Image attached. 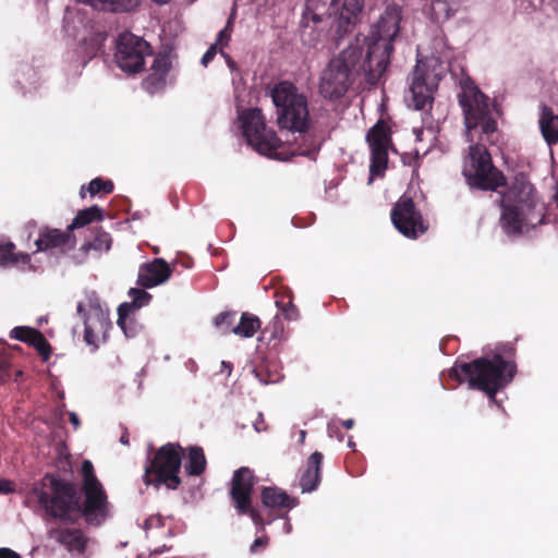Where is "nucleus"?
Returning <instances> with one entry per match:
<instances>
[{
	"label": "nucleus",
	"mask_w": 558,
	"mask_h": 558,
	"mask_svg": "<svg viewBox=\"0 0 558 558\" xmlns=\"http://www.w3.org/2000/svg\"><path fill=\"white\" fill-rule=\"evenodd\" d=\"M221 54L227 59V62H228L229 66H230V68H233L234 63L231 61V59L229 58V56H228V54H226V53H223L222 51H221Z\"/></svg>",
	"instance_id": "nucleus-55"
},
{
	"label": "nucleus",
	"mask_w": 558,
	"mask_h": 558,
	"mask_svg": "<svg viewBox=\"0 0 558 558\" xmlns=\"http://www.w3.org/2000/svg\"><path fill=\"white\" fill-rule=\"evenodd\" d=\"M262 502L272 510L292 509L296 506L293 498L277 487H265L262 490Z\"/></svg>",
	"instance_id": "nucleus-24"
},
{
	"label": "nucleus",
	"mask_w": 558,
	"mask_h": 558,
	"mask_svg": "<svg viewBox=\"0 0 558 558\" xmlns=\"http://www.w3.org/2000/svg\"><path fill=\"white\" fill-rule=\"evenodd\" d=\"M272 102L276 107L277 123L280 129L298 132L302 141L310 126V111L306 96L289 82H280L271 90Z\"/></svg>",
	"instance_id": "nucleus-4"
},
{
	"label": "nucleus",
	"mask_w": 558,
	"mask_h": 558,
	"mask_svg": "<svg viewBox=\"0 0 558 558\" xmlns=\"http://www.w3.org/2000/svg\"><path fill=\"white\" fill-rule=\"evenodd\" d=\"M0 558H22L20 554L12 550L11 548H0Z\"/></svg>",
	"instance_id": "nucleus-41"
},
{
	"label": "nucleus",
	"mask_w": 558,
	"mask_h": 558,
	"mask_svg": "<svg viewBox=\"0 0 558 558\" xmlns=\"http://www.w3.org/2000/svg\"><path fill=\"white\" fill-rule=\"evenodd\" d=\"M303 26H305L304 23H303ZM304 28H305L304 34H303L304 41L312 47H316L318 44L324 41L325 38L327 37V32L323 27L322 28L311 27L308 25V27H304Z\"/></svg>",
	"instance_id": "nucleus-33"
},
{
	"label": "nucleus",
	"mask_w": 558,
	"mask_h": 558,
	"mask_svg": "<svg viewBox=\"0 0 558 558\" xmlns=\"http://www.w3.org/2000/svg\"><path fill=\"white\" fill-rule=\"evenodd\" d=\"M515 374V365L507 362L500 354L494 357H480L470 363H456L450 369V376L460 383H468L470 388L487 393L489 400L496 403V393L507 386Z\"/></svg>",
	"instance_id": "nucleus-3"
},
{
	"label": "nucleus",
	"mask_w": 558,
	"mask_h": 558,
	"mask_svg": "<svg viewBox=\"0 0 558 558\" xmlns=\"http://www.w3.org/2000/svg\"><path fill=\"white\" fill-rule=\"evenodd\" d=\"M171 274L172 268L163 258H155L140 266L137 283L143 288L150 289L165 283Z\"/></svg>",
	"instance_id": "nucleus-18"
},
{
	"label": "nucleus",
	"mask_w": 558,
	"mask_h": 558,
	"mask_svg": "<svg viewBox=\"0 0 558 558\" xmlns=\"http://www.w3.org/2000/svg\"><path fill=\"white\" fill-rule=\"evenodd\" d=\"M268 544V538L266 536L257 537L250 547L251 554H255L258 547L265 548Z\"/></svg>",
	"instance_id": "nucleus-40"
},
{
	"label": "nucleus",
	"mask_w": 558,
	"mask_h": 558,
	"mask_svg": "<svg viewBox=\"0 0 558 558\" xmlns=\"http://www.w3.org/2000/svg\"><path fill=\"white\" fill-rule=\"evenodd\" d=\"M391 221L396 229L409 239H416L427 230L422 215L416 210L410 196L402 195L391 210Z\"/></svg>",
	"instance_id": "nucleus-14"
},
{
	"label": "nucleus",
	"mask_w": 558,
	"mask_h": 558,
	"mask_svg": "<svg viewBox=\"0 0 558 558\" xmlns=\"http://www.w3.org/2000/svg\"><path fill=\"white\" fill-rule=\"evenodd\" d=\"M343 425V427H345L347 429H350L353 427L354 425V421L352 418H348V420H344L342 421L341 423Z\"/></svg>",
	"instance_id": "nucleus-50"
},
{
	"label": "nucleus",
	"mask_w": 558,
	"mask_h": 558,
	"mask_svg": "<svg viewBox=\"0 0 558 558\" xmlns=\"http://www.w3.org/2000/svg\"><path fill=\"white\" fill-rule=\"evenodd\" d=\"M217 53V46L216 45H211L208 50L204 53V56L202 57V60H201V63L204 65V66H207V64L214 59V57L216 56Z\"/></svg>",
	"instance_id": "nucleus-39"
},
{
	"label": "nucleus",
	"mask_w": 558,
	"mask_h": 558,
	"mask_svg": "<svg viewBox=\"0 0 558 558\" xmlns=\"http://www.w3.org/2000/svg\"><path fill=\"white\" fill-rule=\"evenodd\" d=\"M131 305L130 304H121L118 308V313H119V319H118V325L121 326L123 328V316L125 314V311L126 308H129Z\"/></svg>",
	"instance_id": "nucleus-44"
},
{
	"label": "nucleus",
	"mask_w": 558,
	"mask_h": 558,
	"mask_svg": "<svg viewBox=\"0 0 558 558\" xmlns=\"http://www.w3.org/2000/svg\"><path fill=\"white\" fill-rule=\"evenodd\" d=\"M82 475L85 493L84 515L87 521L99 524L108 512L107 495L95 476L94 466L89 460L83 461Z\"/></svg>",
	"instance_id": "nucleus-12"
},
{
	"label": "nucleus",
	"mask_w": 558,
	"mask_h": 558,
	"mask_svg": "<svg viewBox=\"0 0 558 558\" xmlns=\"http://www.w3.org/2000/svg\"><path fill=\"white\" fill-rule=\"evenodd\" d=\"M155 3L157 4H166L168 3L170 0H153Z\"/></svg>",
	"instance_id": "nucleus-56"
},
{
	"label": "nucleus",
	"mask_w": 558,
	"mask_h": 558,
	"mask_svg": "<svg viewBox=\"0 0 558 558\" xmlns=\"http://www.w3.org/2000/svg\"><path fill=\"white\" fill-rule=\"evenodd\" d=\"M541 133L548 146L558 143V114L544 107L538 120Z\"/></svg>",
	"instance_id": "nucleus-26"
},
{
	"label": "nucleus",
	"mask_w": 558,
	"mask_h": 558,
	"mask_svg": "<svg viewBox=\"0 0 558 558\" xmlns=\"http://www.w3.org/2000/svg\"><path fill=\"white\" fill-rule=\"evenodd\" d=\"M260 328V320L257 316L243 313L240 322L232 328V332L242 338H252Z\"/></svg>",
	"instance_id": "nucleus-28"
},
{
	"label": "nucleus",
	"mask_w": 558,
	"mask_h": 558,
	"mask_svg": "<svg viewBox=\"0 0 558 558\" xmlns=\"http://www.w3.org/2000/svg\"><path fill=\"white\" fill-rule=\"evenodd\" d=\"M338 432V428L337 426L335 425L333 422H330L328 424V433H329V436L332 437L336 433Z\"/></svg>",
	"instance_id": "nucleus-49"
},
{
	"label": "nucleus",
	"mask_w": 558,
	"mask_h": 558,
	"mask_svg": "<svg viewBox=\"0 0 558 558\" xmlns=\"http://www.w3.org/2000/svg\"><path fill=\"white\" fill-rule=\"evenodd\" d=\"M38 502L54 518L71 520L72 513L78 509L75 489L71 484L46 475L32 488Z\"/></svg>",
	"instance_id": "nucleus-7"
},
{
	"label": "nucleus",
	"mask_w": 558,
	"mask_h": 558,
	"mask_svg": "<svg viewBox=\"0 0 558 558\" xmlns=\"http://www.w3.org/2000/svg\"><path fill=\"white\" fill-rule=\"evenodd\" d=\"M13 492L12 483L10 481L0 480V494H9Z\"/></svg>",
	"instance_id": "nucleus-42"
},
{
	"label": "nucleus",
	"mask_w": 558,
	"mask_h": 558,
	"mask_svg": "<svg viewBox=\"0 0 558 558\" xmlns=\"http://www.w3.org/2000/svg\"><path fill=\"white\" fill-rule=\"evenodd\" d=\"M323 461V454L318 451L312 453L307 460L306 469L301 473L300 487L302 493L315 490L319 483V472Z\"/></svg>",
	"instance_id": "nucleus-23"
},
{
	"label": "nucleus",
	"mask_w": 558,
	"mask_h": 558,
	"mask_svg": "<svg viewBox=\"0 0 558 558\" xmlns=\"http://www.w3.org/2000/svg\"><path fill=\"white\" fill-rule=\"evenodd\" d=\"M363 8L364 0H343L341 10L337 7V12L330 26L335 28L338 37H342L345 33L352 31Z\"/></svg>",
	"instance_id": "nucleus-19"
},
{
	"label": "nucleus",
	"mask_w": 558,
	"mask_h": 558,
	"mask_svg": "<svg viewBox=\"0 0 558 558\" xmlns=\"http://www.w3.org/2000/svg\"><path fill=\"white\" fill-rule=\"evenodd\" d=\"M317 148L314 144V142H311L308 147H303L301 145H298L291 149L292 155H299V156H312L316 153Z\"/></svg>",
	"instance_id": "nucleus-38"
},
{
	"label": "nucleus",
	"mask_w": 558,
	"mask_h": 558,
	"mask_svg": "<svg viewBox=\"0 0 558 558\" xmlns=\"http://www.w3.org/2000/svg\"><path fill=\"white\" fill-rule=\"evenodd\" d=\"M501 204L500 225L507 234L524 233L544 222L545 204L523 178L515 180L502 196Z\"/></svg>",
	"instance_id": "nucleus-2"
},
{
	"label": "nucleus",
	"mask_w": 558,
	"mask_h": 558,
	"mask_svg": "<svg viewBox=\"0 0 558 558\" xmlns=\"http://www.w3.org/2000/svg\"><path fill=\"white\" fill-rule=\"evenodd\" d=\"M185 367L192 372L193 374L196 373V369H197V365L196 363L193 361V360H189L186 363H185Z\"/></svg>",
	"instance_id": "nucleus-46"
},
{
	"label": "nucleus",
	"mask_w": 558,
	"mask_h": 558,
	"mask_svg": "<svg viewBox=\"0 0 558 558\" xmlns=\"http://www.w3.org/2000/svg\"><path fill=\"white\" fill-rule=\"evenodd\" d=\"M299 434H300V439H299V441H300L301 444H303V442H304V440H305L306 432L302 429V430H300V433H299Z\"/></svg>",
	"instance_id": "nucleus-54"
},
{
	"label": "nucleus",
	"mask_w": 558,
	"mask_h": 558,
	"mask_svg": "<svg viewBox=\"0 0 558 558\" xmlns=\"http://www.w3.org/2000/svg\"><path fill=\"white\" fill-rule=\"evenodd\" d=\"M206 466V458L201 447H191L184 468L190 475L202 474Z\"/></svg>",
	"instance_id": "nucleus-29"
},
{
	"label": "nucleus",
	"mask_w": 558,
	"mask_h": 558,
	"mask_svg": "<svg viewBox=\"0 0 558 558\" xmlns=\"http://www.w3.org/2000/svg\"><path fill=\"white\" fill-rule=\"evenodd\" d=\"M284 311H286V313H287L288 317H289V318H292V315L290 314V312H295V308H294V306H293L292 304H290V305H289V308H288V310H284Z\"/></svg>",
	"instance_id": "nucleus-53"
},
{
	"label": "nucleus",
	"mask_w": 558,
	"mask_h": 558,
	"mask_svg": "<svg viewBox=\"0 0 558 558\" xmlns=\"http://www.w3.org/2000/svg\"><path fill=\"white\" fill-rule=\"evenodd\" d=\"M400 22L401 9L388 5L363 39V45L356 38L328 62L319 78L320 95L327 99L343 97L361 73L368 84H376L389 64Z\"/></svg>",
	"instance_id": "nucleus-1"
},
{
	"label": "nucleus",
	"mask_w": 558,
	"mask_h": 558,
	"mask_svg": "<svg viewBox=\"0 0 558 558\" xmlns=\"http://www.w3.org/2000/svg\"><path fill=\"white\" fill-rule=\"evenodd\" d=\"M112 243V239L108 232L97 231L95 238L83 245V250H94L97 252H107L110 250Z\"/></svg>",
	"instance_id": "nucleus-32"
},
{
	"label": "nucleus",
	"mask_w": 558,
	"mask_h": 558,
	"mask_svg": "<svg viewBox=\"0 0 558 558\" xmlns=\"http://www.w3.org/2000/svg\"><path fill=\"white\" fill-rule=\"evenodd\" d=\"M129 295L132 299L133 306L140 308L149 303L151 295L143 289L132 288L129 291Z\"/></svg>",
	"instance_id": "nucleus-35"
},
{
	"label": "nucleus",
	"mask_w": 558,
	"mask_h": 558,
	"mask_svg": "<svg viewBox=\"0 0 558 558\" xmlns=\"http://www.w3.org/2000/svg\"><path fill=\"white\" fill-rule=\"evenodd\" d=\"M283 530L287 534H289L292 530L291 523L289 521H286L283 524Z\"/></svg>",
	"instance_id": "nucleus-52"
},
{
	"label": "nucleus",
	"mask_w": 558,
	"mask_h": 558,
	"mask_svg": "<svg viewBox=\"0 0 558 558\" xmlns=\"http://www.w3.org/2000/svg\"><path fill=\"white\" fill-rule=\"evenodd\" d=\"M254 429L257 433L266 430V425L262 413H258L257 420L254 422Z\"/></svg>",
	"instance_id": "nucleus-43"
},
{
	"label": "nucleus",
	"mask_w": 558,
	"mask_h": 558,
	"mask_svg": "<svg viewBox=\"0 0 558 558\" xmlns=\"http://www.w3.org/2000/svg\"><path fill=\"white\" fill-rule=\"evenodd\" d=\"M239 120L248 145L262 155L268 157L277 156L276 151L281 147L282 142L274 131L266 128L265 118L260 109L252 108L244 110L240 113Z\"/></svg>",
	"instance_id": "nucleus-10"
},
{
	"label": "nucleus",
	"mask_w": 558,
	"mask_h": 558,
	"mask_svg": "<svg viewBox=\"0 0 558 558\" xmlns=\"http://www.w3.org/2000/svg\"><path fill=\"white\" fill-rule=\"evenodd\" d=\"M459 104L464 116L466 138L470 143L483 141L482 135L489 136L496 131L497 123L490 117L487 97L471 81L462 83Z\"/></svg>",
	"instance_id": "nucleus-6"
},
{
	"label": "nucleus",
	"mask_w": 558,
	"mask_h": 558,
	"mask_svg": "<svg viewBox=\"0 0 558 558\" xmlns=\"http://www.w3.org/2000/svg\"><path fill=\"white\" fill-rule=\"evenodd\" d=\"M417 56L405 100L415 110H426L432 107L434 92L446 71L444 63L449 56L444 50L425 60L420 58V52Z\"/></svg>",
	"instance_id": "nucleus-5"
},
{
	"label": "nucleus",
	"mask_w": 558,
	"mask_h": 558,
	"mask_svg": "<svg viewBox=\"0 0 558 558\" xmlns=\"http://www.w3.org/2000/svg\"><path fill=\"white\" fill-rule=\"evenodd\" d=\"M102 218L104 216L101 208L96 205L90 206L77 213L72 223L69 226V230L82 228L95 220H102Z\"/></svg>",
	"instance_id": "nucleus-31"
},
{
	"label": "nucleus",
	"mask_w": 558,
	"mask_h": 558,
	"mask_svg": "<svg viewBox=\"0 0 558 558\" xmlns=\"http://www.w3.org/2000/svg\"><path fill=\"white\" fill-rule=\"evenodd\" d=\"M36 252H44L53 248L64 250L74 245L71 230L60 231L59 229L41 228L35 241Z\"/></svg>",
	"instance_id": "nucleus-21"
},
{
	"label": "nucleus",
	"mask_w": 558,
	"mask_h": 558,
	"mask_svg": "<svg viewBox=\"0 0 558 558\" xmlns=\"http://www.w3.org/2000/svg\"><path fill=\"white\" fill-rule=\"evenodd\" d=\"M255 376L259 379V381H260L262 384H264V385H266V384H267V381H266V380H264V379H262V378L259 377V374H258V373H255Z\"/></svg>",
	"instance_id": "nucleus-57"
},
{
	"label": "nucleus",
	"mask_w": 558,
	"mask_h": 558,
	"mask_svg": "<svg viewBox=\"0 0 558 558\" xmlns=\"http://www.w3.org/2000/svg\"><path fill=\"white\" fill-rule=\"evenodd\" d=\"M182 449L178 445L167 444L157 452L149 468L144 474L146 485L154 484L157 488L165 484L170 489H175L180 484L178 475L181 466Z\"/></svg>",
	"instance_id": "nucleus-9"
},
{
	"label": "nucleus",
	"mask_w": 558,
	"mask_h": 558,
	"mask_svg": "<svg viewBox=\"0 0 558 558\" xmlns=\"http://www.w3.org/2000/svg\"><path fill=\"white\" fill-rule=\"evenodd\" d=\"M459 0H432L430 10L435 21H446L457 10Z\"/></svg>",
	"instance_id": "nucleus-30"
},
{
	"label": "nucleus",
	"mask_w": 558,
	"mask_h": 558,
	"mask_svg": "<svg viewBox=\"0 0 558 558\" xmlns=\"http://www.w3.org/2000/svg\"><path fill=\"white\" fill-rule=\"evenodd\" d=\"M0 264L3 266L17 265L23 271H36V267L31 263V255L14 253V244L11 242L0 245Z\"/></svg>",
	"instance_id": "nucleus-25"
},
{
	"label": "nucleus",
	"mask_w": 558,
	"mask_h": 558,
	"mask_svg": "<svg viewBox=\"0 0 558 558\" xmlns=\"http://www.w3.org/2000/svg\"><path fill=\"white\" fill-rule=\"evenodd\" d=\"M415 138L417 142H422L425 135V131L422 129H414Z\"/></svg>",
	"instance_id": "nucleus-47"
},
{
	"label": "nucleus",
	"mask_w": 558,
	"mask_h": 558,
	"mask_svg": "<svg viewBox=\"0 0 558 558\" xmlns=\"http://www.w3.org/2000/svg\"><path fill=\"white\" fill-rule=\"evenodd\" d=\"M69 417H70V423L73 425V427L75 429H77L80 427V418H78L77 414L74 412H70Z\"/></svg>",
	"instance_id": "nucleus-45"
},
{
	"label": "nucleus",
	"mask_w": 558,
	"mask_h": 558,
	"mask_svg": "<svg viewBox=\"0 0 558 558\" xmlns=\"http://www.w3.org/2000/svg\"><path fill=\"white\" fill-rule=\"evenodd\" d=\"M87 190L92 196L101 191L108 194L113 191V183L111 181H104L100 178H96L89 182Z\"/></svg>",
	"instance_id": "nucleus-36"
},
{
	"label": "nucleus",
	"mask_w": 558,
	"mask_h": 558,
	"mask_svg": "<svg viewBox=\"0 0 558 558\" xmlns=\"http://www.w3.org/2000/svg\"><path fill=\"white\" fill-rule=\"evenodd\" d=\"M232 25H233L232 16H230L229 20L227 21L225 28H222L218 33L217 39L214 45H216L217 47L219 46L220 48L228 45L229 40L231 39Z\"/></svg>",
	"instance_id": "nucleus-37"
},
{
	"label": "nucleus",
	"mask_w": 558,
	"mask_h": 558,
	"mask_svg": "<svg viewBox=\"0 0 558 558\" xmlns=\"http://www.w3.org/2000/svg\"><path fill=\"white\" fill-rule=\"evenodd\" d=\"M428 147L424 148V147H420V146H416L414 148V151L415 154L418 156V155H422V156H425L427 153H428Z\"/></svg>",
	"instance_id": "nucleus-48"
},
{
	"label": "nucleus",
	"mask_w": 558,
	"mask_h": 558,
	"mask_svg": "<svg viewBox=\"0 0 558 558\" xmlns=\"http://www.w3.org/2000/svg\"><path fill=\"white\" fill-rule=\"evenodd\" d=\"M438 45H442V40L441 39H436L435 40Z\"/></svg>",
	"instance_id": "nucleus-60"
},
{
	"label": "nucleus",
	"mask_w": 558,
	"mask_h": 558,
	"mask_svg": "<svg viewBox=\"0 0 558 558\" xmlns=\"http://www.w3.org/2000/svg\"><path fill=\"white\" fill-rule=\"evenodd\" d=\"M120 442L123 444V445H129V435L126 433H124L121 437H120Z\"/></svg>",
	"instance_id": "nucleus-51"
},
{
	"label": "nucleus",
	"mask_w": 558,
	"mask_h": 558,
	"mask_svg": "<svg viewBox=\"0 0 558 558\" xmlns=\"http://www.w3.org/2000/svg\"><path fill=\"white\" fill-rule=\"evenodd\" d=\"M11 338L26 342L33 345L45 360L49 356L50 345L43 333L35 328L20 326L11 330Z\"/></svg>",
	"instance_id": "nucleus-22"
},
{
	"label": "nucleus",
	"mask_w": 558,
	"mask_h": 558,
	"mask_svg": "<svg viewBox=\"0 0 558 558\" xmlns=\"http://www.w3.org/2000/svg\"><path fill=\"white\" fill-rule=\"evenodd\" d=\"M80 194L82 197H85V187L84 186L81 187Z\"/></svg>",
	"instance_id": "nucleus-58"
},
{
	"label": "nucleus",
	"mask_w": 558,
	"mask_h": 558,
	"mask_svg": "<svg viewBox=\"0 0 558 558\" xmlns=\"http://www.w3.org/2000/svg\"><path fill=\"white\" fill-rule=\"evenodd\" d=\"M255 484L253 471L248 468L242 466L234 471L230 497L233 507L241 515L248 514L258 531H264L265 523L257 509L252 507V493Z\"/></svg>",
	"instance_id": "nucleus-11"
},
{
	"label": "nucleus",
	"mask_w": 558,
	"mask_h": 558,
	"mask_svg": "<svg viewBox=\"0 0 558 558\" xmlns=\"http://www.w3.org/2000/svg\"><path fill=\"white\" fill-rule=\"evenodd\" d=\"M338 0H307L303 14V22L305 27H308V22L314 24L333 22V15L337 12Z\"/></svg>",
	"instance_id": "nucleus-20"
},
{
	"label": "nucleus",
	"mask_w": 558,
	"mask_h": 558,
	"mask_svg": "<svg viewBox=\"0 0 558 558\" xmlns=\"http://www.w3.org/2000/svg\"><path fill=\"white\" fill-rule=\"evenodd\" d=\"M150 53V46L146 40L126 32L117 40L114 59L122 71L136 73L143 70L145 58Z\"/></svg>",
	"instance_id": "nucleus-13"
},
{
	"label": "nucleus",
	"mask_w": 558,
	"mask_h": 558,
	"mask_svg": "<svg viewBox=\"0 0 558 558\" xmlns=\"http://www.w3.org/2000/svg\"><path fill=\"white\" fill-rule=\"evenodd\" d=\"M234 317H235V313L234 312H225V313H220L216 318H215V326L216 328L221 332V333H228V332H232V324H233V320H234Z\"/></svg>",
	"instance_id": "nucleus-34"
},
{
	"label": "nucleus",
	"mask_w": 558,
	"mask_h": 558,
	"mask_svg": "<svg viewBox=\"0 0 558 558\" xmlns=\"http://www.w3.org/2000/svg\"><path fill=\"white\" fill-rule=\"evenodd\" d=\"M348 446H349L350 448H354L355 444H354V442H352V441H349Z\"/></svg>",
	"instance_id": "nucleus-59"
},
{
	"label": "nucleus",
	"mask_w": 558,
	"mask_h": 558,
	"mask_svg": "<svg viewBox=\"0 0 558 558\" xmlns=\"http://www.w3.org/2000/svg\"><path fill=\"white\" fill-rule=\"evenodd\" d=\"M172 69V61L169 53H158L149 69V74L143 81V88L155 94L162 90L168 82V75Z\"/></svg>",
	"instance_id": "nucleus-17"
},
{
	"label": "nucleus",
	"mask_w": 558,
	"mask_h": 558,
	"mask_svg": "<svg viewBox=\"0 0 558 558\" xmlns=\"http://www.w3.org/2000/svg\"><path fill=\"white\" fill-rule=\"evenodd\" d=\"M463 175L471 186L481 190L496 191L505 184V177L493 166L486 147L478 143L471 144L469 147Z\"/></svg>",
	"instance_id": "nucleus-8"
},
{
	"label": "nucleus",
	"mask_w": 558,
	"mask_h": 558,
	"mask_svg": "<svg viewBox=\"0 0 558 558\" xmlns=\"http://www.w3.org/2000/svg\"><path fill=\"white\" fill-rule=\"evenodd\" d=\"M366 141L371 148V177L368 184L374 177L381 175L387 167L388 147L390 145L389 128L383 121H378L366 134Z\"/></svg>",
	"instance_id": "nucleus-15"
},
{
	"label": "nucleus",
	"mask_w": 558,
	"mask_h": 558,
	"mask_svg": "<svg viewBox=\"0 0 558 558\" xmlns=\"http://www.w3.org/2000/svg\"><path fill=\"white\" fill-rule=\"evenodd\" d=\"M51 537L65 546L70 551L83 553L85 549V538L78 530H61L51 533Z\"/></svg>",
	"instance_id": "nucleus-27"
},
{
	"label": "nucleus",
	"mask_w": 558,
	"mask_h": 558,
	"mask_svg": "<svg viewBox=\"0 0 558 558\" xmlns=\"http://www.w3.org/2000/svg\"><path fill=\"white\" fill-rule=\"evenodd\" d=\"M88 314L85 315L83 303L77 304V313L84 318V340L88 345L97 347V339L108 327V318L95 296L88 298Z\"/></svg>",
	"instance_id": "nucleus-16"
}]
</instances>
